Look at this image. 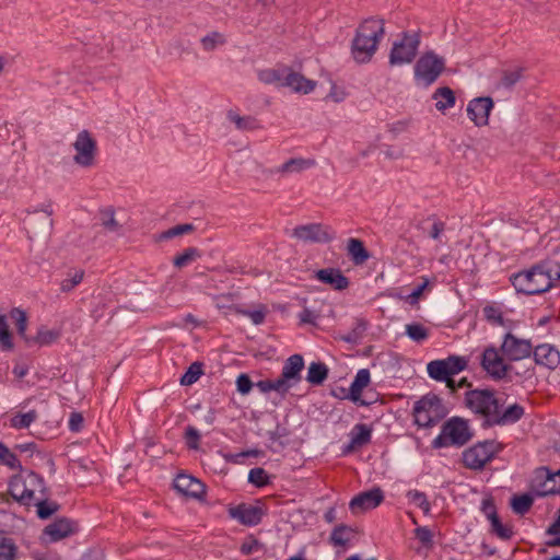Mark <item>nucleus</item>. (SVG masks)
<instances>
[{
	"label": "nucleus",
	"instance_id": "obj_38",
	"mask_svg": "<svg viewBox=\"0 0 560 560\" xmlns=\"http://www.w3.org/2000/svg\"><path fill=\"white\" fill-rule=\"evenodd\" d=\"M18 547L11 538L0 535V560H15Z\"/></svg>",
	"mask_w": 560,
	"mask_h": 560
},
{
	"label": "nucleus",
	"instance_id": "obj_49",
	"mask_svg": "<svg viewBox=\"0 0 560 560\" xmlns=\"http://www.w3.org/2000/svg\"><path fill=\"white\" fill-rule=\"evenodd\" d=\"M198 256V250L194 247H189L184 250L180 255H177L173 262L174 266L177 268H183L186 265H188L190 261H192Z\"/></svg>",
	"mask_w": 560,
	"mask_h": 560
},
{
	"label": "nucleus",
	"instance_id": "obj_28",
	"mask_svg": "<svg viewBox=\"0 0 560 560\" xmlns=\"http://www.w3.org/2000/svg\"><path fill=\"white\" fill-rule=\"evenodd\" d=\"M32 506L37 508V516L42 520L50 517L59 510V504L48 500V492L40 493Z\"/></svg>",
	"mask_w": 560,
	"mask_h": 560
},
{
	"label": "nucleus",
	"instance_id": "obj_45",
	"mask_svg": "<svg viewBox=\"0 0 560 560\" xmlns=\"http://www.w3.org/2000/svg\"><path fill=\"white\" fill-rule=\"evenodd\" d=\"M0 347L3 350H11L13 348L12 335L4 315H0Z\"/></svg>",
	"mask_w": 560,
	"mask_h": 560
},
{
	"label": "nucleus",
	"instance_id": "obj_58",
	"mask_svg": "<svg viewBox=\"0 0 560 560\" xmlns=\"http://www.w3.org/2000/svg\"><path fill=\"white\" fill-rule=\"evenodd\" d=\"M236 386H237V390L241 394L246 395L250 392V389L253 387V382L250 381L248 375L241 374L236 380Z\"/></svg>",
	"mask_w": 560,
	"mask_h": 560
},
{
	"label": "nucleus",
	"instance_id": "obj_43",
	"mask_svg": "<svg viewBox=\"0 0 560 560\" xmlns=\"http://www.w3.org/2000/svg\"><path fill=\"white\" fill-rule=\"evenodd\" d=\"M202 374V364L200 362H194L190 364L186 373L180 378L182 385H191L198 381Z\"/></svg>",
	"mask_w": 560,
	"mask_h": 560
},
{
	"label": "nucleus",
	"instance_id": "obj_3",
	"mask_svg": "<svg viewBox=\"0 0 560 560\" xmlns=\"http://www.w3.org/2000/svg\"><path fill=\"white\" fill-rule=\"evenodd\" d=\"M385 34L384 22L377 19L365 20L357 30L351 45V54L358 63L369 62L377 50Z\"/></svg>",
	"mask_w": 560,
	"mask_h": 560
},
{
	"label": "nucleus",
	"instance_id": "obj_48",
	"mask_svg": "<svg viewBox=\"0 0 560 560\" xmlns=\"http://www.w3.org/2000/svg\"><path fill=\"white\" fill-rule=\"evenodd\" d=\"M482 313H483L485 318L490 324L499 325V326L504 325V319H503L502 313L498 307H495L493 305H487L483 307Z\"/></svg>",
	"mask_w": 560,
	"mask_h": 560
},
{
	"label": "nucleus",
	"instance_id": "obj_23",
	"mask_svg": "<svg viewBox=\"0 0 560 560\" xmlns=\"http://www.w3.org/2000/svg\"><path fill=\"white\" fill-rule=\"evenodd\" d=\"M370 384V371L368 369H361L358 371L349 393V399L360 406H368L369 402L361 398L363 389Z\"/></svg>",
	"mask_w": 560,
	"mask_h": 560
},
{
	"label": "nucleus",
	"instance_id": "obj_18",
	"mask_svg": "<svg viewBox=\"0 0 560 560\" xmlns=\"http://www.w3.org/2000/svg\"><path fill=\"white\" fill-rule=\"evenodd\" d=\"M229 515L245 526H255L261 522L265 515L264 509L256 504L242 503L229 509Z\"/></svg>",
	"mask_w": 560,
	"mask_h": 560
},
{
	"label": "nucleus",
	"instance_id": "obj_32",
	"mask_svg": "<svg viewBox=\"0 0 560 560\" xmlns=\"http://www.w3.org/2000/svg\"><path fill=\"white\" fill-rule=\"evenodd\" d=\"M285 70L287 67L279 69H265L259 71L258 78L261 82L266 84H273L278 88H282Z\"/></svg>",
	"mask_w": 560,
	"mask_h": 560
},
{
	"label": "nucleus",
	"instance_id": "obj_13",
	"mask_svg": "<svg viewBox=\"0 0 560 560\" xmlns=\"http://www.w3.org/2000/svg\"><path fill=\"white\" fill-rule=\"evenodd\" d=\"M291 236L303 243H328L334 238L329 226L322 223H308L295 226Z\"/></svg>",
	"mask_w": 560,
	"mask_h": 560
},
{
	"label": "nucleus",
	"instance_id": "obj_33",
	"mask_svg": "<svg viewBox=\"0 0 560 560\" xmlns=\"http://www.w3.org/2000/svg\"><path fill=\"white\" fill-rule=\"evenodd\" d=\"M328 376V369L322 362H312L307 371V382L313 385H320Z\"/></svg>",
	"mask_w": 560,
	"mask_h": 560
},
{
	"label": "nucleus",
	"instance_id": "obj_15",
	"mask_svg": "<svg viewBox=\"0 0 560 560\" xmlns=\"http://www.w3.org/2000/svg\"><path fill=\"white\" fill-rule=\"evenodd\" d=\"M500 349L508 361H520L530 355L533 347L529 340L520 339L509 332Z\"/></svg>",
	"mask_w": 560,
	"mask_h": 560
},
{
	"label": "nucleus",
	"instance_id": "obj_25",
	"mask_svg": "<svg viewBox=\"0 0 560 560\" xmlns=\"http://www.w3.org/2000/svg\"><path fill=\"white\" fill-rule=\"evenodd\" d=\"M316 278L323 283L329 284L335 290H345L349 285V280L339 269L326 268L316 272Z\"/></svg>",
	"mask_w": 560,
	"mask_h": 560
},
{
	"label": "nucleus",
	"instance_id": "obj_37",
	"mask_svg": "<svg viewBox=\"0 0 560 560\" xmlns=\"http://www.w3.org/2000/svg\"><path fill=\"white\" fill-rule=\"evenodd\" d=\"M534 503L530 494L514 495L511 500V506L516 514L524 515L527 513Z\"/></svg>",
	"mask_w": 560,
	"mask_h": 560
},
{
	"label": "nucleus",
	"instance_id": "obj_59",
	"mask_svg": "<svg viewBox=\"0 0 560 560\" xmlns=\"http://www.w3.org/2000/svg\"><path fill=\"white\" fill-rule=\"evenodd\" d=\"M416 537L422 542V545L428 546L432 542V533L431 530L423 526V527H417L415 529Z\"/></svg>",
	"mask_w": 560,
	"mask_h": 560
},
{
	"label": "nucleus",
	"instance_id": "obj_26",
	"mask_svg": "<svg viewBox=\"0 0 560 560\" xmlns=\"http://www.w3.org/2000/svg\"><path fill=\"white\" fill-rule=\"evenodd\" d=\"M534 358L537 364L555 368L559 363L560 355L550 345H540L535 348Z\"/></svg>",
	"mask_w": 560,
	"mask_h": 560
},
{
	"label": "nucleus",
	"instance_id": "obj_16",
	"mask_svg": "<svg viewBox=\"0 0 560 560\" xmlns=\"http://www.w3.org/2000/svg\"><path fill=\"white\" fill-rule=\"evenodd\" d=\"M384 500V493L380 488H373L353 497L349 503L352 514H361L377 508Z\"/></svg>",
	"mask_w": 560,
	"mask_h": 560
},
{
	"label": "nucleus",
	"instance_id": "obj_47",
	"mask_svg": "<svg viewBox=\"0 0 560 560\" xmlns=\"http://www.w3.org/2000/svg\"><path fill=\"white\" fill-rule=\"evenodd\" d=\"M248 481L256 487H264L269 483V478L264 468L256 467L249 470Z\"/></svg>",
	"mask_w": 560,
	"mask_h": 560
},
{
	"label": "nucleus",
	"instance_id": "obj_9",
	"mask_svg": "<svg viewBox=\"0 0 560 560\" xmlns=\"http://www.w3.org/2000/svg\"><path fill=\"white\" fill-rule=\"evenodd\" d=\"M419 45L420 36L418 33H404L401 39L393 44L389 63L392 66L410 63L418 52Z\"/></svg>",
	"mask_w": 560,
	"mask_h": 560
},
{
	"label": "nucleus",
	"instance_id": "obj_40",
	"mask_svg": "<svg viewBox=\"0 0 560 560\" xmlns=\"http://www.w3.org/2000/svg\"><path fill=\"white\" fill-rule=\"evenodd\" d=\"M37 419L36 410L18 413L11 418V425L15 429H26Z\"/></svg>",
	"mask_w": 560,
	"mask_h": 560
},
{
	"label": "nucleus",
	"instance_id": "obj_11",
	"mask_svg": "<svg viewBox=\"0 0 560 560\" xmlns=\"http://www.w3.org/2000/svg\"><path fill=\"white\" fill-rule=\"evenodd\" d=\"M500 451L494 441L479 442L463 453V463L467 468L481 469Z\"/></svg>",
	"mask_w": 560,
	"mask_h": 560
},
{
	"label": "nucleus",
	"instance_id": "obj_29",
	"mask_svg": "<svg viewBox=\"0 0 560 560\" xmlns=\"http://www.w3.org/2000/svg\"><path fill=\"white\" fill-rule=\"evenodd\" d=\"M313 165L314 161L306 160L303 158H292L284 162L282 165L278 166L275 172L278 174L301 173Z\"/></svg>",
	"mask_w": 560,
	"mask_h": 560
},
{
	"label": "nucleus",
	"instance_id": "obj_20",
	"mask_svg": "<svg viewBox=\"0 0 560 560\" xmlns=\"http://www.w3.org/2000/svg\"><path fill=\"white\" fill-rule=\"evenodd\" d=\"M283 86L289 88L294 93L310 94L317 85L316 81L305 78L303 74L287 68Z\"/></svg>",
	"mask_w": 560,
	"mask_h": 560
},
{
	"label": "nucleus",
	"instance_id": "obj_41",
	"mask_svg": "<svg viewBox=\"0 0 560 560\" xmlns=\"http://www.w3.org/2000/svg\"><path fill=\"white\" fill-rule=\"evenodd\" d=\"M406 335L416 342L424 341L429 337V330L423 325L412 323L406 325Z\"/></svg>",
	"mask_w": 560,
	"mask_h": 560
},
{
	"label": "nucleus",
	"instance_id": "obj_53",
	"mask_svg": "<svg viewBox=\"0 0 560 560\" xmlns=\"http://www.w3.org/2000/svg\"><path fill=\"white\" fill-rule=\"evenodd\" d=\"M11 317L15 320V325H16L19 335H21L23 337L25 334V330H26V326H27L26 314L19 308H14L11 312Z\"/></svg>",
	"mask_w": 560,
	"mask_h": 560
},
{
	"label": "nucleus",
	"instance_id": "obj_55",
	"mask_svg": "<svg viewBox=\"0 0 560 560\" xmlns=\"http://www.w3.org/2000/svg\"><path fill=\"white\" fill-rule=\"evenodd\" d=\"M0 463H2L3 465L8 466L11 469L21 468V464L16 455L10 452L7 447L4 448V452L1 456Z\"/></svg>",
	"mask_w": 560,
	"mask_h": 560
},
{
	"label": "nucleus",
	"instance_id": "obj_21",
	"mask_svg": "<svg viewBox=\"0 0 560 560\" xmlns=\"http://www.w3.org/2000/svg\"><path fill=\"white\" fill-rule=\"evenodd\" d=\"M174 488L191 498H200L206 492V487L199 479L186 474H179L175 478Z\"/></svg>",
	"mask_w": 560,
	"mask_h": 560
},
{
	"label": "nucleus",
	"instance_id": "obj_34",
	"mask_svg": "<svg viewBox=\"0 0 560 560\" xmlns=\"http://www.w3.org/2000/svg\"><path fill=\"white\" fill-rule=\"evenodd\" d=\"M348 254L351 256L355 264H363L369 258V253L363 243L358 238H350L348 241Z\"/></svg>",
	"mask_w": 560,
	"mask_h": 560
},
{
	"label": "nucleus",
	"instance_id": "obj_30",
	"mask_svg": "<svg viewBox=\"0 0 560 560\" xmlns=\"http://www.w3.org/2000/svg\"><path fill=\"white\" fill-rule=\"evenodd\" d=\"M85 271L80 268H72L67 272L65 279L60 281V292L70 293L73 291L84 279Z\"/></svg>",
	"mask_w": 560,
	"mask_h": 560
},
{
	"label": "nucleus",
	"instance_id": "obj_1",
	"mask_svg": "<svg viewBox=\"0 0 560 560\" xmlns=\"http://www.w3.org/2000/svg\"><path fill=\"white\" fill-rule=\"evenodd\" d=\"M465 405L475 415L483 420L485 427H504L520 421L525 409L520 404H512L502 408L499 399L490 389H471L465 394Z\"/></svg>",
	"mask_w": 560,
	"mask_h": 560
},
{
	"label": "nucleus",
	"instance_id": "obj_8",
	"mask_svg": "<svg viewBox=\"0 0 560 560\" xmlns=\"http://www.w3.org/2000/svg\"><path fill=\"white\" fill-rule=\"evenodd\" d=\"M468 366V360L465 357L450 355L446 359L433 360L427 364L428 375L438 382L448 381Z\"/></svg>",
	"mask_w": 560,
	"mask_h": 560
},
{
	"label": "nucleus",
	"instance_id": "obj_7",
	"mask_svg": "<svg viewBox=\"0 0 560 560\" xmlns=\"http://www.w3.org/2000/svg\"><path fill=\"white\" fill-rule=\"evenodd\" d=\"M445 69V60L433 51L423 54L415 66V79L424 88L433 84Z\"/></svg>",
	"mask_w": 560,
	"mask_h": 560
},
{
	"label": "nucleus",
	"instance_id": "obj_17",
	"mask_svg": "<svg viewBox=\"0 0 560 560\" xmlns=\"http://www.w3.org/2000/svg\"><path fill=\"white\" fill-rule=\"evenodd\" d=\"M303 368L304 360L300 354H293L285 360L282 372L278 378L282 382L288 393L293 386L301 382Z\"/></svg>",
	"mask_w": 560,
	"mask_h": 560
},
{
	"label": "nucleus",
	"instance_id": "obj_44",
	"mask_svg": "<svg viewBox=\"0 0 560 560\" xmlns=\"http://www.w3.org/2000/svg\"><path fill=\"white\" fill-rule=\"evenodd\" d=\"M523 75V69L522 68H512L506 69L502 72L501 77V84L504 88H512L515 83H517Z\"/></svg>",
	"mask_w": 560,
	"mask_h": 560
},
{
	"label": "nucleus",
	"instance_id": "obj_14",
	"mask_svg": "<svg viewBox=\"0 0 560 560\" xmlns=\"http://www.w3.org/2000/svg\"><path fill=\"white\" fill-rule=\"evenodd\" d=\"M532 489L538 497L559 493L560 469L557 472H551L546 467L538 468L532 480Z\"/></svg>",
	"mask_w": 560,
	"mask_h": 560
},
{
	"label": "nucleus",
	"instance_id": "obj_39",
	"mask_svg": "<svg viewBox=\"0 0 560 560\" xmlns=\"http://www.w3.org/2000/svg\"><path fill=\"white\" fill-rule=\"evenodd\" d=\"M491 532L497 535L500 539L509 540L513 536V527L509 524H503L501 520L498 517H493L490 521Z\"/></svg>",
	"mask_w": 560,
	"mask_h": 560
},
{
	"label": "nucleus",
	"instance_id": "obj_54",
	"mask_svg": "<svg viewBox=\"0 0 560 560\" xmlns=\"http://www.w3.org/2000/svg\"><path fill=\"white\" fill-rule=\"evenodd\" d=\"M347 95L348 94L343 88L332 84L326 100L334 103H341L346 100Z\"/></svg>",
	"mask_w": 560,
	"mask_h": 560
},
{
	"label": "nucleus",
	"instance_id": "obj_10",
	"mask_svg": "<svg viewBox=\"0 0 560 560\" xmlns=\"http://www.w3.org/2000/svg\"><path fill=\"white\" fill-rule=\"evenodd\" d=\"M75 154L73 161L81 167L90 168L96 164L97 143L88 130L78 133L73 142Z\"/></svg>",
	"mask_w": 560,
	"mask_h": 560
},
{
	"label": "nucleus",
	"instance_id": "obj_56",
	"mask_svg": "<svg viewBox=\"0 0 560 560\" xmlns=\"http://www.w3.org/2000/svg\"><path fill=\"white\" fill-rule=\"evenodd\" d=\"M481 511L489 521L499 516L492 498H486L482 500Z\"/></svg>",
	"mask_w": 560,
	"mask_h": 560
},
{
	"label": "nucleus",
	"instance_id": "obj_35",
	"mask_svg": "<svg viewBox=\"0 0 560 560\" xmlns=\"http://www.w3.org/2000/svg\"><path fill=\"white\" fill-rule=\"evenodd\" d=\"M226 43L225 35L220 32H210L200 39L202 49L206 51H212L219 46H223Z\"/></svg>",
	"mask_w": 560,
	"mask_h": 560
},
{
	"label": "nucleus",
	"instance_id": "obj_4",
	"mask_svg": "<svg viewBox=\"0 0 560 560\" xmlns=\"http://www.w3.org/2000/svg\"><path fill=\"white\" fill-rule=\"evenodd\" d=\"M9 494L24 506H32L37 497L46 492L44 479L33 471H21L9 481Z\"/></svg>",
	"mask_w": 560,
	"mask_h": 560
},
{
	"label": "nucleus",
	"instance_id": "obj_63",
	"mask_svg": "<svg viewBox=\"0 0 560 560\" xmlns=\"http://www.w3.org/2000/svg\"><path fill=\"white\" fill-rule=\"evenodd\" d=\"M445 230V223L442 222V221H434L433 224H432V228L429 232V235L431 238L433 240H439L441 234L444 232Z\"/></svg>",
	"mask_w": 560,
	"mask_h": 560
},
{
	"label": "nucleus",
	"instance_id": "obj_42",
	"mask_svg": "<svg viewBox=\"0 0 560 560\" xmlns=\"http://www.w3.org/2000/svg\"><path fill=\"white\" fill-rule=\"evenodd\" d=\"M257 388L261 392V393H268V392H276L278 393L279 395L281 396H284L288 394L287 389L284 388L282 382H280L279 378H276V380H262V381H259L257 384H256Z\"/></svg>",
	"mask_w": 560,
	"mask_h": 560
},
{
	"label": "nucleus",
	"instance_id": "obj_24",
	"mask_svg": "<svg viewBox=\"0 0 560 560\" xmlns=\"http://www.w3.org/2000/svg\"><path fill=\"white\" fill-rule=\"evenodd\" d=\"M372 430L366 424H355L350 432V443L345 447V453H351L370 443Z\"/></svg>",
	"mask_w": 560,
	"mask_h": 560
},
{
	"label": "nucleus",
	"instance_id": "obj_61",
	"mask_svg": "<svg viewBox=\"0 0 560 560\" xmlns=\"http://www.w3.org/2000/svg\"><path fill=\"white\" fill-rule=\"evenodd\" d=\"M299 318H300V322L302 324H312L314 325L318 318V315L310 310V308H304L300 314H299Z\"/></svg>",
	"mask_w": 560,
	"mask_h": 560
},
{
	"label": "nucleus",
	"instance_id": "obj_50",
	"mask_svg": "<svg viewBox=\"0 0 560 560\" xmlns=\"http://www.w3.org/2000/svg\"><path fill=\"white\" fill-rule=\"evenodd\" d=\"M366 328V320L358 318L355 320V326L353 327L352 331L349 332L347 336L342 337V340H345L346 342H355L363 335Z\"/></svg>",
	"mask_w": 560,
	"mask_h": 560
},
{
	"label": "nucleus",
	"instance_id": "obj_60",
	"mask_svg": "<svg viewBox=\"0 0 560 560\" xmlns=\"http://www.w3.org/2000/svg\"><path fill=\"white\" fill-rule=\"evenodd\" d=\"M83 416L79 412H72L69 419V429L73 432H78L83 427Z\"/></svg>",
	"mask_w": 560,
	"mask_h": 560
},
{
	"label": "nucleus",
	"instance_id": "obj_57",
	"mask_svg": "<svg viewBox=\"0 0 560 560\" xmlns=\"http://www.w3.org/2000/svg\"><path fill=\"white\" fill-rule=\"evenodd\" d=\"M185 435L187 440V445L192 450H197L200 440V434L198 430L195 429L194 427H187Z\"/></svg>",
	"mask_w": 560,
	"mask_h": 560
},
{
	"label": "nucleus",
	"instance_id": "obj_62",
	"mask_svg": "<svg viewBox=\"0 0 560 560\" xmlns=\"http://www.w3.org/2000/svg\"><path fill=\"white\" fill-rule=\"evenodd\" d=\"M428 285V280H425L422 284L418 285L407 298L410 304H415L418 302L420 296L422 295L424 289Z\"/></svg>",
	"mask_w": 560,
	"mask_h": 560
},
{
	"label": "nucleus",
	"instance_id": "obj_51",
	"mask_svg": "<svg viewBox=\"0 0 560 560\" xmlns=\"http://www.w3.org/2000/svg\"><path fill=\"white\" fill-rule=\"evenodd\" d=\"M192 230H194L192 224H178V225H175V226L168 229L167 231H164L160 235V240L173 238L175 236H179V235L189 233Z\"/></svg>",
	"mask_w": 560,
	"mask_h": 560
},
{
	"label": "nucleus",
	"instance_id": "obj_31",
	"mask_svg": "<svg viewBox=\"0 0 560 560\" xmlns=\"http://www.w3.org/2000/svg\"><path fill=\"white\" fill-rule=\"evenodd\" d=\"M226 116L238 130L252 131L260 128L258 120L253 116H240L234 110H229Z\"/></svg>",
	"mask_w": 560,
	"mask_h": 560
},
{
	"label": "nucleus",
	"instance_id": "obj_2",
	"mask_svg": "<svg viewBox=\"0 0 560 560\" xmlns=\"http://www.w3.org/2000/svg\"><path fill=\"white\" fill-rule=\"evenodd\" d=\"M560 280V264L541 261L529 269L513 273L510 281L517 293L537 295L547 292Z\"/></svg>",
	"mask_w": 560,
	"mask_h": 560
},
{
	"label": "nucleus",
	"instance_id": "obj_27",
	"mask_svg": "<svg viewBox=\"0 0 560 560\" xmlns=\"http://www.w3.org/2000/svg\"><path fill=\"white\" fill-rule=\"evenodd\" d=\"M432 98L435 100V108L441 113L454 107L456 102L455 94L448 86L438 88Z\"/></svg>",
	"mask_w": 560,
	"mask_h": 560
},
{
	"label": "nucleus",
	"instance_id": "obj_12",
	"mask_svg": "<svg viewBox=\"0 0 560 560\" xmlns=\"http://www.w3.org/2000/svg\"><path fill=\"white\" fill-rule=\"evenodd\" d=\"M506 358L495 347H487L481 355V366L483 371L493 380L499 381L508 375L511 365L506 363Z\"/></svg>",
	"mask_w": 560,
	"mask_h": 560
},
{
	"label": "nucleus",
	"instance_id": "obj_19",
	"mask_svg": "<svg viewBox=\"0 0 560 560\" xmlns=\"http://www.w3.org/2000/svg\"><path fill=\"white\" fill-rule=\"evenodd\" d=\"M493 108V101L491 97H476L467 105V115L469 119L477 126L483 127L489 122V115Z\"/></svg>",
	"mask_w": 560,
	"mask_h": 560
},
{
	"label": "nucleus",
	"instance_id": "obj_6",
	"mask_svg": "<svg viewBox=\"0 0 560 560\" xmlns=\"http://www.w3.org/2000/svg\"><path fill=\"white\" fill-rule=\"evenodd\" d=\"M470 439L471 433L467 421L455 417L443 424L440 435L433 441V445L435 447L463 446Z\"/></svg>",
	"mask_w": 560,
	"mask_h": 560
},
{
	"label": "nucleus",
	"instance_id": "obj_5",
	"mask_svg": "<svg viewBox=\"0 0 560 560\" xmlns=\"http://www.w3.org/2000/svg\"><path fill=\"white\" fill-rule=\"evenodd\" d=\"M412 413L418 427L431 428L444 418L446 410L440 397L429 394L415 402Z\"/></svg>",
	"mask_w": 560,
	"mask_h": 560
},
{
	"label": "nucleus",
	"instance_id": "obj_46",
	"mask_svg": "<svg viewBox=\"0 0 560 560\" xmlns=\"http://www.w3.org/2000/svg\"><path fill=\"white\" fill-rule=\"evenodd\" d=\"M407 497L412 503L419 506L424 514H428L430 512L431 505L427 500V495L423 492H420L418 490H410L407 493Z\"/></svg>",
	"mask_w": 560,
	"mask_h": 560
},
{
	"label": "nucleus",
	"instance_id": "obj_52",
	"mask_svg": "<svg viewBox=\"0 0 560 560\" xmlns=\"http://www.w3.org/2000/svg\"><path fill=\"white\" fill-rule=\"evenodd\" d=\"M238 313L250 318L253 324L260 325L265 322L267 310L265 306H259L257 310L254 311L241 310L238 311Z\"/></svg>",
	"mask_w": 560,
	"mask_h": 560
},
{
	"label": "nucleus",
	"instance_id": "obj_36",
	"mask_svg": "<svg viewBox=\"0 0 560 560\" xmlns=\"http://www.w3.org/2000/svg\"><path fill=\"white\" fill-rule=\"evenodd\" d=\"M353 530L346 525L337 526L330 534V541L334 546L345 547L351 539Z\"/></svg>",
	"mask_w": 560,
	"mask_h": 560
},
{
	"label": "nucleus",
	"instance_id": "obj_64",
	"mask_svg": "<svg viewBox=\"0 0 560 560\" xmlns=\"http://www.w3.org/2000/svg\"><path fill=\"white\" fill-rule=\"evenodd\" d=\"M58 335L51 330H47V331H40L38 334V342L42 343V345H48V343H51L52 341H55L57 339Z\"/></svg>",
	"mask_w": 560,
	"mask_h": 560
},
{
	"label": "nucleus",
	"instance_id": "obj_22",
	"mask_svg": "<svg viewBox=\"0 0 560 560\" xmlns=\"http://www.w3.org/2000/svg\"><path fill=\"white\" fill-rule=\"evenodd\" d=\"M74 530L75 526L72 521L58 518L45 527L44 534L49 537L50 541H58L70 536Z\"/></svg>",
	"mask_w": 560,
	"mask_h": 560
}]
</instances>
